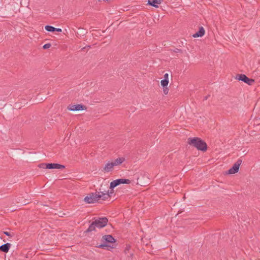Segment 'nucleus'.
Segmentation results:
<instances>
[{
    "instance_id": "1",
    "label": "nucleus",
    "mask_w": 260,
    "mask_h": 260,
    "mask_svg": "<svg viewBox=\"0 0 260 260\" xmlns=\"http://www.w3.org/2000/svg\"><path fill=\"white\" fill-rule=\"evenodd\" d=\"M101 241L103 243L97 246V247L111 251L112 249L116 247L115 244H114L116 242V240L111 235H106L103 236Z\"/></svg>"
},
{
    "instance_id": "2",
    "label": "nucleus",
    "mask_w": 260,
    "mask_h": 260,
    "mask_svg": "<svg viewBox=\"0 0 260 260\" xmlns=\"http://www.w3.org/2000/svg\"><path fill=\"white\" fill-rule=\"evenodd\" d=\"M187 143L190 146L197 148L198 150L205 152L207 150L206 143L198 137L189 138L187 139Z\"/></svg>"
},
{
    "instance_id": "3",
    "label": "nucleus",
    "mask_w": 260,
    "mask_h": 260,
    "mask_svg": "<svg viewBox=\"0 0 260 260\" xmlns=\"http://www.w3.org/2000/svg\"><path fill=\"white\" fill-rule=\"evenodd\" d=\"M100 199L99 194L90 193L84 198V201L87 204H92L98 202Z\"/></svg>"
},
{
    "instance_id": "4",
    "label": "nucleus",
    "mask_w": 260,
    "mask_h": 260,
    "mask_svg": "<svg viewBox=\"0 0 260 260\" xmlns=\"http://www.w3.org/2000/svg\"><path fill=\"white\" fill-rule=\"evenodd\" d=\"M131 183V180L125 178H120L116 179L112 181L110 184L109 188L110 189H113L116 186L121 184H129Z\"/></svg>"
},
{
    "instance_id": "5",
    "label": "nucleus",
    "mask_w": 260,
    "mask_h": 260,
    "mask_svg": "<svg viewBox=\"0 0 260 260\" xmlns=\"http://www.w3.org/2000/svg\"><path fill=\"white\" fill-rule=\"evenodd\" d=\"M93 221L94 224H95L96 228L101 229L107 225L108 220L107 217H99L97 219L94 218V220Z\"/></svg>"
},
{
    "instance_id": "6",
    "label": "nucleus",
    "mask_w": 260,
    "mask_h": 260,
    "mask_svg": "<svg viewBox=\"0 0 260 260\" xmlns=\"http://www.w3.org/2000/svg\"><path fill=\"white\" fill-rule=\"evenodd\" d=\"M236 79L239 81H242L249 85H252L254 82V80L253 79L248 78L244 74H237Z\"/></svg>"
},
{
    "instance_id": "7",
    "label": "nucleus",
    "mask_w": 260,
    "mask_h": 260,
    "mask_svg": "<svg viewBox=\"0 0 260 260\" xmlns=\"http://www.w3.org/2000/svg\"><path fill=\"white\" fill-rule=\"evenodd\" d=\"M242 162V159L239 158L233 165V167L228 170L226 173L228 174H233L237 173L239 171V167L241 165Z\"/></svg>"
},
{
    "instance_id": "8",
    "label": "nucleus",
    "mask_w": 260,
    "mask_h": 260,
    "mask_svg": "<svg viewBox=\"0 0 260 260\" xmlns=\"http://www.w3.org/2000/svg\"><path fill=\"white\" fill-rule=\"evenodd\" d=\"M68 109L72 111H82L87 109V107L82 104L70 105Z\"/></svg>"
},
{
    "instance_id": "9",
    "label": "nucleus",
    "mask_w": 260,
    "mask_h": 260,
    "mask_svg": "<svg viewBox=\"0 0 260 260\" xmlns=\"http://www.w3.org/2000/svg\"><path fill=\"white\" fill-rule=\"evenodd\" d=\"M47 169H63L65 168L64 165L55 163H47Z\"/></svg>"
},
{
    "instance_id": "10",
    "label": "nucleus",
    "mask_w": 260,
    "mask_h": 260,
    "mask_svg": "<svg viewBox=\"0 0 260 260\" xmlns=\"http://www.w3.org/2000/svg\"><path fill=\"white\" fill-rule=\"evenodd\" d=\"M205 31L203 26H201L199 28V30L192 35L193 38L201 37L205 35Z\"/></svg>"
},
{
    "instance_id": "11",
    "label": "nucleus",
    "mask_w": 260,
    "mask_h": 260,
    "mask_svg": "<svg viewBox=\"0 0 260 260\" xmlns=\"http://www.w3.org/2000/svg\"><path fill=\"white\" fill-rule=\"evenodd\" d=\"M11 246V244L9 243L4 244L0 246V251L5 253H7L9 251Z\"/></svg>"
},
{
    "instance_id": "12",
    "label": "nucleus",
    "mask_w": 260,
    "mask_h": 260,
    "mask_svg": "<svg viewBox=\"0 0 260 260\" xmlns=\"http://www.w3.org/2000/svg\"><path fill=\"white\" fill-rule=\"evenodd\" d=\"M162 0H148V5L153 6L155 8H158V5L161 3Z\"/></svg>"
},
{
    "instance_id": "13",
    "label": "nucleus",
    "mask_w": 260,
    "mask_h": 260,
    "mask_svg": "<svg viewBox=\"0 0 260 260\" xmlns=\"http://www.w3.org/2000/svg\"><path fill=\"white\" fill-rule=\"evenodd\" d=\"M114 167V165L112 162H108L107 163L104 168V170L106 172H109L112 171L113 168Z\"/></svg>"
},
{
    "instance_id": "14",
    "label": "nucleus",
    "mask_w": 260,
    "mask_h": 260,
    "mask_svg": "<svg viewBox=\"0 0 260 260\" xmlns=\"http://www.w3.org/2000/svg\"><path fill=\"white\" fill-rule=\"evenodd\" d=\"M125 161V158L124 157H118L115 159L113 162V164L114 167L119 166L121 165L122 162Z\"/></svg>"
},
{
    "instance_id": "15",
    "label": "nucleus",
    "mask_w": 260,
    "mask_h": 260,
    "mask_svg": "<svg viewBox=\"0 0 260 260\" xmlns=\"http://www.w3.org/2000/svg\"><path fill=\"white\" fill-rule=\"evenodd\" d=\"M96 226L93 221L89 226L88 228L85 231V233H87L92 231H95Z\"/></svg>"
},
{
    "instance_id": "16",
    "label": "nucleus",
    "mask_w": 260,
    "mask_h": 260,
    "mask_svg": "<svg viewBox=\"0 0 260 260\" xmlns=\"http://www.w3.org/2000/svg\"><path fill=\"white\" fill-rule=\"evenodd\" d=\"M79 31L77 32V35L81 36H84L87 34V31L82 28H79Z\"/></svg>"
},
{
    "instance_id": "17",
    "label": "nucleus",
    "mask_w": 260,
    "mask_h": 260,
    "mask_svg": "<svg viewBox=\"0 0 260 260\" xmlns=\"http://www.w3.org/2000/svg\"><path fill=\"white\" fill-rule=\"evenodd\" d=\"M54 27L52 26H51V25H46L45 26V29L48 31H49V32H54L55 31V29H54Z\"/></svg>"
},
{
    "instance_id": "18",
    "label": "nucleus",
    "mask_w": 260,
    "mask_h": 260,
    "mask_svg": "<svg viewBox=\"0 0 260 260\" xmlns=\"http://www.w3.org/2000/svg\"><path fill=\"white\" fill-rule=\"evenodd\" d=\"M99 196L100 197V199L102 198L103 200H106L109 198H110V195L109 193H107L106 191H105V193L104 194H100Z\"/></svg>"
},
{
    "instance_id": "19",
    "label": "nucleus",
    "mask_w": 260,
    "mask_h": 260,
    "mask_svg": "<svg viewBox=\"0 0 260 260\" xmlns=\"http://www.w3.org/2000/svg\"><path fill=\"white\" fill-rule=\"evenodd\" d=\"M169 83V81L166 80V79H163L160 81V84L162 86V87H165L168 86Z\"/></svg>"
},
{
    "instance_id": "20",
    "label": "nucleus",
    "mask_w": 260,
    "mask_h": 260,
    "mask_svg": "<svg viewBox=\"0 0 260 260\" xmlns=\"http://www.w3.org/2000/svg\"><path fill=\"white\" fill-rule=\"evenodd\" d=\"M47 163H42L38 165L40 168L47 169Z\"/></svg>"
},
{
    "instance_id": "21",
    "label": "nucleus",
    "mask_w": 260,
    "mask_h": 260,
    "mask_svg": "<svg viewBox=\"0 0 260 260\" xmlns=\"http://www.w3.org/2000/svg\"><path fill=\"white\" fill-rule=\"evenodd\" d=\"M3 233L5 235H6V236H7L9 237H12L14 236V234L13 233H11L10 232H7V231H4Z\"/></svg>"
},
{
    "instance_id": "22",
    "label": "nucleus",
    "mask_w": 260,
    "mask_h": 260,
    "mask_svg": "<svg viewBox=\"0 0 260 260\" xmlns=\"http://www.w3.org/2000/svg\"><path fill=\"white\" fill-rule=\"evenodd\" d=\"M172 51H173L174 52H175V53H182L183 52V51L181 49H178L177 48L174 49L173 50H172Z\"/></svg>"
},
{
    "instance_id": "23",
    "label": "nucleus",
    "mask_w": 260,
    "mask_h": 260,
    "mask_svg": "<svg viewBox=\"0 0 260 260\" xmlns=\"http://www.w3.org/2000/svg\"><path fill=\"white\" fill-rule=\"evenodd\" d=\"M51 45L50 43H47L43 45V48L44 49H47L51 47Z\"/></svg>"
},
{
    "instance_id": "24",
    "label": "nucleus",
    "mask_w": 260,
    "mask_h": 260,
    "mask_svg": "<svg viewBox=\"0 0 260 260\" xmlns=\"http://www.w3.org/2000/svg\"><path fill=\"white\" fill-rule=\"evenodd\" d=\"M169 90V89L167 86L163 87V92L165 94H167L168 93Z\"/></svg>"
},
{
    "instance_id": "25",
    "label": "nucleus",
    "mask_w": 260,
    "mask_h": 260,
    "mask_svg": "<svg viewBox=\"0 0 260 260\" xmlns=\"http://www.w3.org/2000/svg\"><path fill=\"white\" fill-rule=\"evenodd\" d=\"M130 246H126L124 250V253L125 254H127L128 252H129V250H130Z\"/></svg>"
},
{
    "instance_id": "26",
    "label": "nucleus",
    "mask_w": 260,
    "mask_h": 260,
    "mask_svg": "<svg viewBox=\"0 0 260 260\" xmlns=\"http://www.w3.org/2000/svg\"><path fill=\"white\" fill-rule=\"evenodd\" d=\"M106 192L107 193L109 194L110 197H111L112 196V194H113L114 193V190H113V189H112V190L111 189L110 191L109 190L106 191Z\"/></svg>"
},
{
    "instance_id": "27",
    "label": "nucleus",
    "mask_w": 260,
    "mask_h": 260,
    "mask_svg": "<svg viewBox=\"0 0 260 260\" xmlns=\"http://www.w3.org/2000/svg\"><path fill=\"white\" fill-rule=\"evenodd\" d=\"M164 79H166L167 81H169V75L167 73H166L164 75Z\"/></svg>"
},
{
    "instance_id": "28",
    "label": "nucleus",
    "mask_w": 260,
    "mask_h": 260,
    "mask_svg": "<svg viewBox=\"0 0 260 260\" xmlns=\"http://www.w3.org/2000/svg\"><path fill=\"white\" fill-rule=\"evenodd\" d=\"M134 254L133 253H129V255H127L128 258V260H132Z\"/></svg>"
},
{
    "instance_id": "29",
    "label": "nucleus",
    "mask_w": 260,
    "mask_h": 260,
    "mask_svg": "<svg viewBox=\"0 0 260 260\" xmlns=\"http://www.w3.org/2000/svg\"><path fill=\"white\" fill-rule=\"evenodd\" d=\"M54 29H55V31H57V32H61L62 31V30L61 28H54Z\"/></svg>"
},
{
    "instance_id": "30",
    "label": "nucleus",
    "mask_w": 260,
    "mask_h": 260,
    "mask_svg": "<svg viewBox=\"0 0 260 260\" xmlns=\"http://www.w3.org/2000/svg\"><path fill=\"white\" fill-rule=\"evenodd\" d=\"M87 48H91V46L90 45H87L85 47H84L82 48L81 50H84L85 49H87Z\"/></svg>"
},
{
    "instance_id": "31",
    "label": "nucleus",
    "mask_w": 260,
    "mask_h": 260,
    "mask_svg": "<svg viewBox=\"0 0 260 260\" xmlns=\"http://www.w3.org/2000/svg\"><path fill=\"white\" fill-rule=\"evenodd\" d=\"M105 191H106V190L99 191V192H98V194H105Z\"/></svg>"
},
{
    "instance_id": "32",
    "label": "nucleus",
    "mask_w": 260,
    "mask_h": 260,
    "mask_svg": "<svg viewBox=\"0 0 260 260\" xmlns=\"http://www.w3.org/2000/svg\"><path fill=\"white\" fill-rule=\"evenodd\" d=\"M209 96H210V95H207V96H205V97L204 98L203 100H204V101L207 100L208 99V98H209Z\"/></svg>"
},
{
    "instance_id": "33",
    "label": "nucleus",
    "mask_w": 260,
    "mask_h": 260,
    "mask_svg": "<svg viewBox=\"0 0 260 260\" xmlns=\"http://www.w3.org/2000/svg\"><path fill=\"white\" fill-rule=\"evenodd\" d=\"M102 185H101V188H100V189H99L100 191L105 190L104 189L102 188Z\"/></svg>"
}]
</instances>
